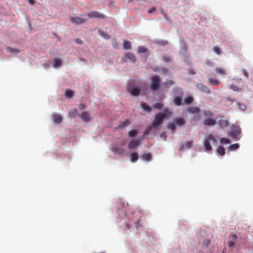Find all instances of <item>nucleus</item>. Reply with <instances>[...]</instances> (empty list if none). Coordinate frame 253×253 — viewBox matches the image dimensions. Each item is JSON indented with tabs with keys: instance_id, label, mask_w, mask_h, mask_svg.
Returning <instances> with one entry per match:
<instances>
[{
	"instance_id": "1",
	"label": "nucleus",
	"mask_w": 253,
	"mask_h": 253,
	"mask_svg": "<svg viewBox=\"0 0 253 253\" xmlns=\"http://www.w3.org/2000/svg\"><path fill=\"white\" fill-rule=\"evenodd\" d=\"M171 112L169 111V108L164 109L163 113H159L156 114L154 120L151 124L152 126L154 127H156L163 123L164 120L169 117L171 116Z\"/></svg>"
},
{
	"instance_id": "2",
	"label": "nucleus",
	"mask_w": 253,
	"mask_h": 253,
	"mask_svg": "<svg viewBox=\"0 0 253 253\" xmlns=\"http://www.w3.org/2000/svg\"><path fill=\"white\" fill-rule=\"evenodd\" d=\"M241 133V128L237 125H232L230 131L227 132V135L230 136L233 139L239 140L240 137L239 135Z\"/></svg>"
},
{
	"instance_id": "3",
	"label": "nucleus",
	"mask_w": 253,
	"mask_h": 253,
	"mask_svg": "<svg viewBox=\"0 0 253 253\" xmlns=\"http://www.w3.org/2000/svg\"><path fill=\"white\" fill-rule=\"evenodd\" d=\"M150 88L152 91H156L159 89L161 79L159 76L153 75L151 77Z\"/></svg>"
},
{
	"instance_id": "4",
	"label": "nucleus",
	"mask_w": 253,
	"mask_h": 253,
	"mask_svg": "<svg viewBox=\"0 0 253 253\" xmlns=\"http://www.w3.org/2000/svg\"><path fill=\"white\" fill-rule=\"evenodd\" d=\"M133 80H130L128 84L127 91L133 96H137L139 95L141 87L140 86H132L134 83Z\"/></svg>"
},
{
	"instance_id": "5",
	"label": "nucleus",
	"mask_w": 253,
	"mask_h": 253,
	"mask_svg": "<svg viewBox=\"0 0 253 253\" xmlns=\"http://www.w3.org/2000/svg\"><path fill=\"white\" fill-rule=\"evenodd\" d=\"M210 141L212 143H215L216 141L215 136L211 134H209L204 141V146L206 151H210L212 150Z\"/></svg>"
},
{
	"instance_id": "6",
	"label": "nucleus",
	"mask_w": 253,
	"mask_h": 253,
	"mask_svg": "<svg viewBox=\"0 0 253 253\" xmlns=\"http://www.w3.org/2000/svg\"><path fill=\"white\" fill-rule=\"evenodd\" d=\"M87 16L90 18H98L101 19H103L105 17L104 14L96 11H91L87 14Z\"/></svg>"
},
{
	"instance_id": "7",
	"label": "nucleus",
	"mask_w": 253,
	"mask_h": 253,
	"mask_svg": "<svg viewBox=\"0 0 253 253\" xmlns=\"http://www.w3.org/2000/svg\"><path fill=\"white\" fill-rule=\"evenodd\" d=\"M228 239V246L229 248H232L237 240V236L236 234H232L229 236Z\"/></svg>"
},
{
	"instance_id": "8",
	"label": "nucleus",
	"mask_w": 253,
	"mask_h": 253,
	"mask_svg": "<svg viewBox=\"0 0 253 253\" xmlns=\"http://www.w3.org/2000/svg\"><path fill=\"white\" fill-rule=\"evenodd\" d=\"M70 20L72 23L77 25L84 23L86 21V19L79 17H72L70 18Z\"/></svg>"
},
{
	"instance_id": "9",
	"label": "nucleus",
	"mask_w": 253,
	"mask_h": 253,
	"mask_svg": "<svg viewBox=\"0 0 253 253\" xmlns=\"http://www.w3.org/2000/svg\"><path fill=\"white\" fill-rule=\"evenodd\" d=\"M217 125L221 128L227 127L229 125V122L226 119H219L217 122Z\"/></svg>"
},
{
	"instance_id": "10",
	"label": "nucleus",
	"mask_w": 253,
	"mask_h": 253,
	"mask_svg": "<svg viewBox=\"0 0 253 253\" xmlns=\"http://www.w3.org/2000/svg\"><path fill=\"white\" fill-rule=\"evenodd\" d=\"M122 60L123 61H126V60H129L132 62H135V57L134 54L128 53L126 54L124 57H123Z\"/></svg>"
},
{
	"instance_id": "11",
	"label": "nucleus",
	"mask_w": 253,
	"mask_h": 253,
	"mask_svg": "<svg viewBox=\"0 0 253 253\" xmlns=\"http://www.w3.org/2000/svg\"><path fill=\"white\" fill-rule=\"evenodd\" d=\"M173 122L179 126H183L186 123V121L182 117L176 118L173 119Z\"/></svg>"
},
{
	"instance_id": "12",
	"label": "nucleus",
	"mask_w": 253,
	"mask_h": 253,
	"mask_svg": "<svg viewBox=\"0 0 253 253\" xmlns=\"http://www.w3.org/2000/svg\"><path fill=\"white\" fill-rule=\"evenodd\" d=\"M216 124L215 120L212 118H207L204 121V124L208 126H212Z\"/></svg>"
},
{
	"instance_id": "13",
	"label": "nucleus",
	"mask_w": 253,
	"mask_h": 253,
	"mask_svg": "<svg viewBox=\"0 0 253 253\" xmlns=\"http://www.w3.org/2000/svg\"><path fill=\"white\" fill-rule=\"evenodd\" d=\"M186 111L190 114H195L200 112V109L198 107H191L187 108Z\"/></svg>"
},
{
	"instance_id": "14",
	"label": "nucleus",
	"mask_w": 253,
	"mask_h": 253,
	"mask_svg": "<svg viewBox=\"0 0 253 253\" xmlns=\"http://www.w3.org/2000/svg\"><path fill=\"white\" fill-rule=\"evenodd\" d=\"M140 141L138 140H131L129 145H128V148L130 149H133L136 147L138 146L140 144Z\"/></svg>"
},
{
	"instance_id": "15",
	"label": "nucleus",
	"mask_w": 253,
	"mask_h": 253,
	"mask_svg": "<svg viewBox=\"0 0 253 253\" xmlns=\"http://www.w3.org/2000/svg\"><path fill=\"white\" fill-rule=\"evenodd\" d=\"M79 116L85 122H88L90 120L89 114L87 112H84L79 114Z\"/></svg>"
},
{
	"instance_id": "16",
	"label": "nucleus",
	"mask_w": 253,
	"mask_h": 253,
	"mask_svg": "<svg viewBox=\"0 0 253 253\" xmlns=\"http://www.w3.org/2000/svg\"><path fill=\"white\" fill-rule=\"evenodd\" d=\"M53 120L54 123L60 124L62 121V117L58 114H55L53 115Z\"/></svg>"
},
{
	"instance_id": "17",
	"label": "nucleus",
	"mask_w": 253,
	"mask_h": 253,
	"mask_svg": "<svg viewBox=\"0 0 253 253\" xmlns=\"http://www.w3.org/2000/svg\"><path fill=\"white\" fill-rule=\"evenodd\" d=\"M173 102L176 106H180L182 104V98L180 96H175L173 98Z\"/></svg>"
},
{
	"instance_id": "18",
	"label": "nucleus",
	"mask_w": 253,
	"mask_h": 253,
	"mask_svg": "<svg viewBox=\"0 0 253 253\" xmlns=\"http://www.w3.org/2000/svg\"><path fill=\"white\" fill-rule=\"evenodd\" d=\"M138 159V155L136 152H132L130 156V160L132 163L135 162Z\"/></svg>"
},
{
	"instance_id": "19",
	"label": "nucleus",
	"mask_w": 253,
	"mask_h": 253,
	"mask_svg": "<svg viewBox=\"0 0 253 253\" xmlns=\"http://www.w3.org/2000/svg\"><path fill=\"white\" fill-rule=\"evenodd\" d=\"M141 108L145 111L148 112H151L152 111V108L150 106H148L146 103L142 102L141 103Z\"/></svg>"
},
{
	"instance_id": "20",
	"label": "nucleus",
	"mask_w": 253,
	"mask_h": 253,
	"mask_svg": "<svg viewBox=\"0 0 253 253\" xmlns=\"http://www.w3.org/2000/svg\"><path fill=\"white\" fill-rule=\"evenodd\" d=\"M193 101V98L191 96H188L185 97L183 101V103L186 105L190 104Z\"/></svg>"
},
{
	"instance_id": "21",
	"label": "nucleus",
	"mask_w": 253,
	"mask_h": 253,
	"mask_svg": "<svg viewBox=\"0 0 253 253\" xmlns=\"http://www.w3.org/2000/svg\"><path fill=\"white\" fill-rule=\"evenodd\" d=\"M215 71L218 75H225L226 74V70L220 68V67H217L215 69Z\"/></svg>"
},
{
	"instance_id": "22",
	"label": "nucleus",
	"mask_w": 253,
	"mask_h": 253,
	"mask_svg": "<svg viewBox=\"0 0 253 253\" xmlns=\"http://www.w3.org/2000/svg\"><path fill=\"white\" fill-rule=\"evenodd\" d=\"M62 61L59 58H54V67H58L61 65Z\"/></svg>"
},
{
	"instance_id": "23",
	"label": "nucleus",
	"mask_w": 253,
	"mask_h": 253,
	"mask_svg": "<svg viewBox=\"0 0 253 253\" xmlns=\"http://www.w3.org/2000/svg\"><path fill=\"white\" fill-rule=\"evenodd\" d=\"M174 84V82L172 80H167L163 83V85L165 88H168Z\"/></svg>"
},
{
	"instance_id": "24",
	"label": "nucleus",
	"mask_w": 253,
	"mask_h": 253,
	"mask_svg": "<svg viewBox=\"0 0 253 253\" xmlns=\"http://www.w3.org/2000/svg\"><path fill=\"white\" fill-rule=\"evenodd\" d=\"M123 47L126 49H130L131 47L130 42L127 41H125L123 43Z\"/></svg>"
},
{
	"instance_id": "25",
	"label": "nucleus",
	"mask_w": 253,
	"mask_h": 253,
	"mask_svg": "<svg viewBox=\"0 0 253 253\" xmlns=\"http://www.w3.org/2000/svg\"><path fill=\"white\" fill-rule=\"evenodd\" d=\"M152 157V155L150 153H144L142 155V159L144 160L149 161L151 160Z\"/></svg>"
},
{
	"instance_id": "26",
	"label": "nucleus",
	"mask_w": 253,
	"mask_h": 253,
	"mask_svg": "<svg viewBox=\"0 0 253 253\" xmlns=\"http://www.w3.org/2000/svg\"><path fill=\"white\" fill-rule=\"evenodd\" d=\"M129 123L130 122L128 120H126L125 121H123L122 123H121L118 127L119 128H123L126 126H127Z\"/></svg>"
},
{
	"instance_id": "27",
	"label": "nucleus",
	"mask_w": 253,
	"mask_h": 253,
	"mask_svg": "<svg viewBox=\"0 0 253 253\" xmlns=\"http://www.w3.org/2000/svg\"><path fill=\"white\" fill-rule=\"evenodd\" d=\"M217 152L221 156L225 154V149L223 146H219L217 149Z\"/></svg>"
},
{
	"instance_id": "28",
	"label": "nucleus",
	"mask_w": 253,
	"mask_h": 253,
	"mask_svg": "<svg viewBox=\"0 0 253 253\" xmlns=\"http://www.w3.org/2000/svg\"><path fill=\"white\" fill-rule=\"evenodd\" d=\"M6 50L9 53H18L19 50L17 48H12L10 47H6Z\"/></svg>"
},
{
	"instance_id": "29",
	"label": "nucleus",
	"mask_w": 253,
	"mask_h": 253,
	"mask_svg": "<svg viewBox=\"0 0 253 253\" xmlns=\"http://www.w3.org/2000/svg\"><path fill=\"white\" fill-rule=\"evenodd\" d=\"M239 148V144L238 143H235L231 145L229 148L228 150L230 151H233Z\"/></svg>"
},
{
	"instance_id": "30",
	"label": "nucleus",
	"mask_w": 253,
	"mask_h": 253,
	"mask_svg": "<svg viewBox=\"0 0 253 253\" xmlns=\"http://www.w3.org/2000/svg\"><path fill=\"white\" fill-rule=\"evenodd\" d=\"M147 50L145 47L139 46L137 48V52L139 53H146L147 52Z\"/></svg>"
},
{
	"instance_id": "31",
	"label": "nucleus",
	"mask_w": 253,
	"mask_h": 253,
	"mask_svg": "<svg viewBox=\"0 0 253 253\" xmlns=\"http://www.w3.org/2000/svg\"><path fill=\"white\" fill-rule=\"evenodd\" d=\"M73 91L70 90V89H67L65 92V95L67 98H72L73 96Z\"/></svg>"
},
{
	"instance_id": "32",
	"label": "nucleus",
	"mask_w": 253,
	"mask_h": 253,
	"mask_svg": "<svg viewBox=\"0 0 253 253\" xmlns=\"http://www.w3.org/2000/svg\"><path fill=\"white\" fill-rule=\"evenodd\" d=\"M156 43L161 46H165L168 44L169 42L166 40L157 41Z\"/></svg>"
},
{
	"instance_id": "33",
	"label": "nucleus",
	"mask_w": 253,
	"mask_h": 253,
	"mask_svg": "<svg viewBox=\"0 0 253 253\" xmlns=\"http://www.w3.org/2000/svg\"><path fill=\"white\" fill-rule=\"evenodd\" d=\"M138 133V131L137 130L133 129L128 132V136L129 137H132L136 136Z\"/></svg>"
},
{
	"instance_id": "34",
	"label": "nucleus",
	"mask_w": 253,
	"mask_h": 253,
	"mask_svg": "<svg viewBox=\"0 0 253 253\" xmlns=\"http://www.w3.org/2000/svg\"><path fill=\"white\" fill-rule=\"evenodd\" d=\"M204 114V115L208 118H211L213 115L212 113L210 111H205Z\"/></svg>"
},
{
	"instance_id": "35",
	"label": "nucleus",
	"mask_w": 253,
	"mask_h": 253,
	"mask_svg": "<svg viewBox=\"0 0 253 253\" xmlns=\"http://www.w3.org/2000/svg\"><path fill=\"white\" fill-rule=\"evenodd\" d=\"M220 141L221 144H229V143H230V140L228 139L225 138H220Z\"/></svg>"
},
{
	"instance_id": "36",
	"label": "nucleus",
	"mask_w": 253,
	"mask_h": 253,
	"mask_svg": "<svg viewBox=\"0 0 253 253\" xmlns=\"http://www.w3.org/2000/svg\"><path fill=\"white\" fill-rule=\"evenodd\" d=\"M230 88L233 91H238V92H239V91H241L242 90V89L240 87H238V86H235V85H231L230 86Z\"/></svg>"
},
{
	"instance_id": "37",
	"label": "nucleus",
	"mask_w": 253,
	"mask_h": 253,
	"mask_svg": "<svg viewBox=\"0 0 253 253\" xmlns=\"http://www.w3.org/2000/svg\"><path fill=\"white\" fill-rule=\"evenodd\" d=\"M168 127L172 131H174L176 129L175 123H170L168 125Z\"/></svg>"
},
{
	"instance_id": "38",
	"label": "nucleus",
	"mask_w": 253,
	"mask_h": 253,
	"mask_svg": "<svg viewBox=\"0 0 253 253\" xmlns=\"http://www.w3.org/2000/svg\"><path fill=\"white\" fill-rule=\"evenodd\" d=\"M209 81L211 83H212L214 84H215V85H218L219 84V82L218 80H217L216 79H211V78H210L209 79Z\"/></svg>"
},
{
	"instance_id": "39",
	"label": "nucleus",
	"mask_w": 253,
	"mask_h": 253,
	"mask_svg": "<svg viewBox=\"0 0 253 253\" xmlns=\"http://www.w3.org/2000/svg\"><path fill=\"white\" fill-rule=\"evenodd\" d=\"M99 35L101 36H102L104 39H109V36L107 35V34L104 33L101 31H98Z\"/></svg>"
},
{
	"instance_id": "40",
	"label": "nucleus",
	"mask_w": 253,
	"mask_h": 253,
	"mask_svg": "<svg viewBox=\"0 0 253 253\" xmlns=\"http://www.w3.org/2000/svg\"><path fill=\"white\" fill-rule=\"evenodd\" d=\"M152 127H154L152 126V125L148 126V128L144 131V134L145 135H147L149 134L150 131L151 130Z\"/></svg>"
},
{
	"instance_id": "41",
	"label": "nucleus",
	"mask_w": 253,
	"mask_h": 253,
	"mask_svg": "<svg viewBox=\"0 0 253 253\" xmlns=\"http://www.w3.org/2000/svg\"><path fill=\"white\" fill-rule=\"evenodd\" d=\"M163 107V105L161 103H156L154 105V108L158 109H161Z\"/></svg>"
},
{
	"instance_id": "42",
	"label": "nucleus",
	"mask_w": 253,
	"mask_h": 253,
	"mask_svg": "<svg viewBox=\"0 0 253 253\" xmlns=\"http://www.w3.org/2000/svg\"><path fill=\"white\" fill-rule=\"evenodd\" d=\"M163 60L167 62H169L171 61V58L170 57L168 56V55H164L163 56Z\"/></svg>"
},
{
	"instance_id": "43",
	"label": "nucleus",
	"mask_w": 253,
	"mask_h": 253,
	"mask_svg": "<svg viewBox=\"0 0 253 253\" xmlns=\"http://www.w3.org/2000/svg\"><path fill=\"white\" fill-rule=\"evenodd\" d=\"M181 48L185 52L187 50V45L184 42H182Z\"/></svg>"
},
{
	"instance_id": "44",
	"label": "nucleus",
	"mask_w": 253,
	"mask_h": 253,
	"mask_svg": "<svg viewBox=\"0 0 253 253\" xmlns=\"http://www.w3.org/2000/svg\"><path fill=\"white\" fill-rule=\"evenodd\" d=\"M213 51L217 54H220V49L219 48H218L217 46H214L213 47Z\"/></svg>"
},
{
	"instance_id": "45",
	"label": "nucleus",
	"mask_w": 253,
	"mask_h": 253,
	"mask_svg": "<svg viewBox=\"0 0 253 253\" xmlns=\"http://www.w3.org/2000/svg\"><path fill=\"white\" fill-rule=\"evenodd\" d=\"M185 146L188 148H190L192 146V141H187L185 143Z\"/></svg>"
},
{
	"instance_id": "46",
	"label": "nucleus",
	"mask_w": 253,
	"mask_h": 253,
	"mask_svg": "<svg viewBox=\"0 0 253 253\" xmlns=\"http://www.w3.org/2000/svg\"><path fill=\"white\" fill-rule=\"evenodd\" d=\"M238 105L239 108L242 110H244L246 109V106L244 104H241L238 103Z\"/></svg>"
},
{
	"instance_id": "47",
	"label": "nucleus",
	"mask_w": 253,
	"mask_h": 253,
	"mask_svg": "<svg viewBox=\"0 0 253 253\" xmlns=\"http://www.w3.org/2000/svg\"><path fill=\"white\" fill-rule=\"evenodd\" d=\"M156 10V8L154 7H152L151 9H149L148 10V13L149 14H151L153 12H155V11Z\"/></svg>"
},
{
	"instance_id": "48",
	"label": "nucleus",
	"mask_w": 253,
	"mask_h": 253,
	"mask_svg": "<svg viewBox=\"0 0 253 253\" xmlns=\"http://www.w3.org/2000/svg\"><path fill=\"white\" fill-rule=\"evenodd\" d=\"M242 73L246 78H249L248 72L245 69L242 70Z\"/></svg>"
},
{
	"instance_id": "49",
	"label": "nucleus",
	"mask_w": 253,
	"mask_h": 253,
	"mask_svg": "<svg viewBox=\"0 0 253 253\" xmlns=\"http://www.w3.org/2000/svg\"><path fill=\"white\" fill-rule=\"evenodd\" d=\"M161 12H162V13L164 15V18H165L166 20L168 21V20H169V17H168V16H167V15L166 14V13L165 12H163V11H162Z\"/></svg>"
},
{
	"instance_id": "50",
	"label": "nucleus",
	"mask_w": 253,
	"mask_h": 253,
	"mask_svg": "<svg viewBox=\"0 0 253 253\" xmlns=\"http://www.w3.org/2000/svg\"><path fill=\"white\" fill-rule=\"evenodd\" d=\"M75 42L77 43L82 44L83 42L80 39H77L75 40Z\"/></svg>"
},
{
	"instance_id": "51",
	"label": "nucleus",
	"mask_w": 253,
	"mask_h": 253,
	"mask_svg": "<svg viewBox=\"0 0 253 253\" xmlns=\"http://www.w3.org/2000/svg\"><path fill=\"white\" fill-rule=\"evenodd\" d=\"M85 105L84 104H81L79 105V108L80 110L84 109L85 108Z\"/></svg>"
},
{
	"instance_id": "52",
	"label": "nucleus",
	"mask_w": 253,
	"mask_h": 253,
	"mask_svg": "<svg viewBox=\"0 0 253 253\" xmlns=\"http://www.w3.org/2000/svg\"><path fill=\"white\" fill-rule=\"evenodd\" d=\"M139 222H140V219H137L136 221L135 222V226L136 228H138L139 226Z\"/></svg>"
},
{
	"instance_id": "53",
	"label": "nucleus",
	"mask_w": 253,
	"mask_h": 253,
	"mask_svg": "<svg viewBox=\"0 0 253 253\" xmlns=\"http://www.w3.org/2000/svg\"><path fill=\"white\" fill-rule=\"evenodd\" d=\"M28 1L31 4L33 5L35 4V0H28Z\"/></svg>"
},
{
	"instance_id": "54",
	"label": "nucleus",
	"mask_w": 253,
	"mask_h": 253,
	"mask_svg": "<svg viewBox=\"0 0 253 253\" xmlns=\"http://www.w3.org/2000/svg\"><path fill=\"white\" fill-rule=\"evenodd\" d=\"M189 74L190 75H194L195 74V72L194 71L191 70L189 71Z\"/></svg>"
},
{
	"instance_id": "55",
	"label": "nucleus",
	"mask_w": 253,
	"mask_h": 253,
	"mask_svg": "<svg viewBox=\"0 0 253 253\" xmlns=\"http://www.w3.org/2000/svg\"><path fill=\"white\" fill-rule=\"evenodd\" d=\"M161 137H165H165H166V133H165V132H164V133H162V134H161Z\"/></svg>"
},
{
	"instance_id": "56",
	"label": "nucleus",
	"mask_w": 253,
	"mask_h": 253,
	"mask_svg": "<svg viewBox=\"0 0 253 253\" xmlns=\"http://www.w3.org/2000/svg\"><path fill=\"white\" fill-rule=\"evenodd\" d=\"M227 100L228 101H231L232 102H233L234 101V99H231L230 98H227Z\"/></svg>"
},
{
	"instance_id": "57",
	"label": "nucleus",
	"mask_w": 253,
	"mask_h": 253,
	"mask_svg": "<svg viewBox=\"0 0 253 253\" xmlns=\"http://www.w3.org/2000/svg\"><path fill=\"white\" fill-rule=\"evenodd\" d=\"M81 60H82V61H84V59H83V58H81Z\"/></svg>"
},
{
	"instance_id": "58",
	"label": "nucleus",
	"mask_w": 253,
	"mask_h": 253,
	"mask_svg": "<svg viewBox=\"0 0 253 253\" xmlns=\"http://www.w3.org/2000/svg\"><path fill=\"white\" fill-rule=\"evenodd\" d=\"M222 253H224L223 252H222Z\"/></svg>"
}]
</instances>
